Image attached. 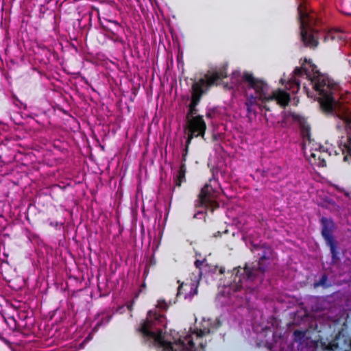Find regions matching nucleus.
Returning a JSON list of instances; mask_svg holds the SVG:
<instances>
[{
  "label": "nucleus",
  "mask_w": 351,
  "mask_h": 351,
  "mask_svg": "<svg viewBox=\"0 0 351 351\" xmlns=\"http://www.w3.org/2000/svg\"><path fill=\"white\" fill-rule=\"evenodd\" d=\"M318 150L322 151L323 155H324V156L328 155V152L325 150L324 146L320 145L319 147V149Z\"/></svg>",
  "instance_id": "obj_23"
},
{
  "label": "nucleus",
  "mask_w": 351,
  "mask_h": 351,
  "mask_svg": "<svg viewBox=\"0 0 351 351\" xmlns=\"http://www.w3.org/2000/svg\"><path fill=\"white\" fill-rule=\"evenodd\" d=\"M256 94L257 95V96H247L246 101L245 102V106H259L257 103V101H261V99H259L258 95L256 93Z\"/></svg>",
  "instance_id": "obj_17"
},
{
  "label": "nucleus",
  "mask_w": 351,
  "mask_h": 351,
  "mask_svg": "<svg viewBox=\"0 0 351 351\" xmlns=\"http://www.w3.org/2000/svg\"><path fill=\"white\" fill-rule=\"evenodd\" d=\"M310 161L319 167H324L326 166L325 156L322 154V152L320 150L315 149V152H311Z\"/></svg>",
  "instance_id": "obj_12"
},
{
  "label": "nucleus",
  "mask_w": 351,
  "mask_h": 351,
  "mask_svg": "<svg viewBox=\"0 0 351 351\" xmlns=\"http://www.w3.org/2000/svg\"><path fill=\"white\" fill-rule=\"evenodd\" d=\"M298 12L301 40L305 47L314 49L319 44V32L313 27L316 23L315 19L302 5H299Z\"/></svg>",
  "instance_id": "obj_6"
},
{
  "label": "nucleus",
  "mask_w": 351,
  "mask_h": 351,
  "mask_svg": "<svg viewBox=\"0 0 351 351\" xmlns=\"http://www.w3.org/2000/svg\"><path fill=\"white\" fill-rule=\"evenodd\" d=\"M186 164H181L179 170L178 171L177 175L174 178V183L176 186L180 187L183 182H186Z\"/></svg>",
  "instance_id": "obj_13"
},
{
  "label": "nucleus",
  "mask_w": 351,
  "mask_h": 351,
  "mask_svg": "<svg viewBox=\"0 0 351 351\" xmlns=\"http://www.w3.org/2000/svg\"><path fill=\"white\" fill-rule=\"evenodd\" d=\"M194 264H195V266L196 267V268L199 269V274H202V270L203 269H205L208 266V264L206 263V259H204L203 261L196 260L195 261Z\"/></svg>",
  "instance_id": "obj_18"
},
{
  "label": "nucleus",
  "mask_w": 351,
  "mask_h": 351,
  "mask_svg": "<svg viewBox=\"0 0 351 351\" xmlns=\"http://www.w3.org/2000/svg\"><path fill=\"white\" fill-rule=\"evenodd\" d=\"M322 225L321 234L324 238L326 244L329 247L332 256V262L337 263L339 261L338 252V241L334 237V231L336 229V225L331 217H322L320 219Z\"/></svg>",
  "instance_id": "obj_7"
},
{
  "label": "nucleus",
  "mask_w": 351,
  "mask_h": 351,
  "mask_svg": "<svg viewBox=\"0 0 351 351\" xmlns=\"http://www.w3.org/2000/svg\"><path fill=\"white\" fill-rule=\"evenodd\" d=\"M157 307L162 309H166L167 308V304L164 300H160L158 301Z\"/></svg>",
  "instance_id": "obj_22"
},
{
  "label": "nucleus",
  "mask_w": 351,
  "mask_h": 351,
  "mask_svg": "<svg viewBox=\"0 0 351 351\" xmlns=\"http://www.w3.org/2000/svg\"><path fill=\"white\" fill-rule=\"evenodd\" d=\"M206 128V123L202 115L186 120L187 144H191L194 138L201 137L205 140Z\"/></svg>",
  "instance_id": "obj_9"
},
{
  "label": "nucleus",
  "mask_w": 351,
  "mask_h": 351,
  "mask_svg": "<svg viewBox=\"0 0 351 351\" xmlns=\"http://www.w3.org/2000/svg\"><path fill=\"white\" fill-rule=\"evenodd\" d=\"M228 76L227 70L225 66L223 68L208 72L204 77L198 80H194L191 86V99L189 105V110L186 114V120H189L192 117H197V106L199 104L202 96L214 86H218L220 81L226 78Z\"/></svg>",
  "instance_id": "obj_4"
},
{
  "label": "nucleus",
  "mask_w": 351,
  "mask_h": 351,
  "mask_svg": "<svg viewBox=\"0 0 351 351\" xmlns=\"http://www.w3.org/2000/svg\"><path fill=\"white\" fill-rule=\"evenodd\" d=\"M219 272H220V274H223L225 272L224 269H223V268H220V269H219Z\"/></svg>",
  "instance_id": "obj_28"
},
{
  "label": "nucleus",
  "mask_w": 351,
  "mask_h": 351,
  "mask_svg": "<svg viewBox=\"0 0 351 351\" xmlns=\"http://www.w3.org/2000/svg\"><path fill=\"white\" fill-rule=\"evenodd\" d=\"M132 307H133V304L131 303L130 304L128 305V309L129 311H132Z\"/></svg>",
  "instance_id": "obj_24"
},
{
  "label": "nucleus",
  "mask_w": 351,
  "mask_h": 351,
  "mask_svg": "<svg viewBox=\"0 0 351 351\" xmlns=\"http://www.w3.org/2000/svg\"><path fill=\"white\" fill-rule=\"evenodd\" d=\"M189 145H190V144H187V140H186V143H185V147L182 150L181 164H186V162L187 160V155L189 153Z\"/></svg>",
  "instance_id": "obj_20"
},
{
  "label": "nucleus",
  "mask_w": 351,
  "mask_h": 351,
  "mask_svg": "<svg viewBox=\"0 0 351 351\" xmlns=\"http://www.w3.org/2000/svg\"><path fill=\"white\" fill-rule=\"evenodd\" d=\"M197 294V285L194 282L180 284L178 288L177 297L183 295L184 299H191Z\"/></svg>",
  "instance_id": "obj_11"
},
{
  "label": "nucleus",
  "mask_w": 351,
  "mask_h": 351,
  "mask_svg": "<svg viewBox=\"0 0 351 351\" xmlns=\"http://www.w3.org/2000/svg\"><path fill=\"white\" fill-rule=\"evenodd\" d=\"M243 80L247 83L249 88L255 90L262 103L276 100L277 104L282 107L288 106L291 97L290 95L282 89H278L272 92L271 95L268 94V84L263 80L255 77L252 73L249 72L243 73L242 75Z\"/></svg>",
  "instance_id": "obj_5"
},
{
  "label": "nucleus",
  "mask_w": 351,
  "mask_h": 351,
  "mask_svg": "<svg viewBox=\"0 0 351 351\" xmlns=\"http://www.w3.org/2000/svg\"><path fill=\"white\" fill-rule=\"evenodd\" d=\"M313 71L314 73L311 76L308 70L303 65L295 67L293 72V75L289 82L298 89L300 82L297 77L306 76V78H309L313 89L319 95L318 101L322 112L326 117L348 121L346 110L336 97L341 89L339 84L328 75L319 71L315 72L314 69Z\"/></svg>",
  "instance_id": "obj_1"
},
{
  "label": "nucleus",
  "mask_w": 351,
  "mask_h": 351,
  "mask_svg": "<svg viewBox=\"0 0 351 351\" xmlns=\"http://www.w3.org/2000/svg\"><path fill=\"white\" fill-rule=\"evenodd\" d=\"M206 117L207 118H211L212 117V112H207L206 114Z\"/></svg>",
  "instance_id": "obj_25"
},
{
  "label": "nucleus",
  "mask_w": 351,
  "mask_h": 351,
  "mask_svg": "<svg viewBox=\"0 0 351 351\" xmlns=\"http://www.w3.org/2000/svg\"><path fill=\"white\" fill-rule=\"evenodd\" d=\"M300 134L304 139L308 141H311V127L306 123H303L300 125Z\"/></svg>",
  "instance_id": "obj_15"
},
{
  "label": "nucleus",
  "mask_w": 351,
  "mask_h": 351,
  "mask_svg": "<svg viewBox=\"0 0 351 351\" xmlns=\"http://www.w3.org/2000/svg\"><path fill=\"white\" fill-rule=\"evenodd\" d=\"M103 22L104 23V24L109 25L111 28H114V25L113 24L108 23L105 22L104 21Z\"/></svg>",
  "instance_id": "obj_26"
},
{
  "label": "nucleus",
  "mask_w": 351,
  "mask_h": 351,
  "mask_svg": "<svg viewBox=\"0 0 351 351\" xmlns=\"http://www.w3.org/2000/svg\"><path fill=\"white\" fill-rule=\"evenodd\" d=\"M328 281V276L326 274H324L322 275V276L320 278V279L319 280V281L317 282H315L314 283V287H320V286H323V287H327L326 286V282Z\"/></svg>",
  "instance_id": "obj_19"
},
{
  "label": "nucleus",
  "mask_w": 351,
  "mask_h": 351,
  "mask_svg": "<svg viewBox=\"0 0 351 351\" xmlns=\"http://www.w3.org/2000/svg\"><path fill=\"white\" fill-rule=\"evenodd\" d=\"M300 331H298V330H295V331L294 332V335H295V336H296L298 334H300Z\"/></svg>",
  "instance_id": "obj_29"
},
{
  "label": "nucleus",
  "mask_w": 351,
  "mask_h": 351,
  "mask_svg": "<svg viewBox=\"0 0 351 351\" xmlns=\"http://www.w3.org/2000/svg\"><path fill=\"white\" fill-rule=\"evenodd\" d=\"M347 43H350V45H351V40L348 42H347Z\"/></svg>",
  "instance_id": "obj_31"
},
{
  "label": "nucleus",
  "mask_w": 351,
  "mask_h": 351,
  "mask_svg": "<svg viewBox=\"0 0 351 351\" xmlns=\"http://www.w3.org/2000/svg\"><path fill=\"white\" fill-rule=\"evenodd\" d=\"M12 321L14 322V326L16 325V321L14 319H12Z\"/></svg>",
  "instance_id": "obj_30"
},
{
  "label": "nucleus",
  "mask_w": 351,
  "mask_h": 351,
  "mask_svg": "<svg viewBox=\"0 0 351 351\" xmlns=\"http://www.w3.org/2000/svg\"><path fill=\"white\" fill-rule=\"evenodd\" d=\"M263 108H265L267 111H270V108L266 106H263Z\"/></svg>",
  "instance_id": "obj_27"
},
{
  "label": "nucleus",
  "mask_w": 351,
  "mask_h": 351,
  "mask_svg": "<svg viewBox=\"0 0 351 351\" xmlns=\"http://www.w3.org/2000/svg\"><path fill=\"white\" fill-rule=\"evenodd\" d=\"M349 64H350V65L351 66V60H349Z\"/></svg>",
  "instance_id": "obj_32"
},
{
  "label": "nucleus",
  "mask_w": 351,
  "mask_h": 351,
  "mask_svg": "<svg viewBox=\"0 0 351 351\" xmlns=\"http://www.w3.org/2000/svg\"><path fill=\"white\" fill-rule=\"evenodd\" d=\"M341 39V36L339 35V32H328L324 35V40L325 42H327L328 40H339Z\"/></svg>",
  "instance_id": "obj_16"
},
{
  "label": "nucleus",
  "mask_w": 351,
  "mask_h": 351,
  "mask_svg": "<svg viewBox=\"0 0 351 351\" xmlns=\"http://www.w3.org/2000/svg\"><path fill=\"white\" fill-rule=\"evenodd\" d=\"M252 252L256 254L258 261L245 264L244 267L234 269V282L236 291L243 287L244 281H259L262 282L272 257L273 250L269 245L256 244L252 245Z\"/></svg>",
  "instance_id": "obj_3"
},
{
  "label": "nucleus",
  "mask_w": 351,
  "mask_h": 351,
  "mask_svg": "<svg viewBox=\"0 0 351 351\" xmlns=\"http://www.w3.org/2000/svg\"><path fill=\"white\" fill-rule=\"evenodd\" d=\"M104 21L114 25V28H111L109 25L104 24L101 21H99L102 29L106 32V36L114 42L123 43V38L119 35V32L121 30L120 24L117 21L107 19H104Z\"/></svg>",
  "instance_id": "obj_10"
},
{
  "label": "nucleus",
  "mask_w": 351,
  "mask_h": 351,
  "mask_svg": "<svg viewBox=\"0 0 351 351\" xmlns=\"http://www.w3.org/2000/svg\"><path fill=\"white\" fill-rule=\"evenodd\" d=\"M339 148L344 155L343 160L347 161L348 156H351V136H348L347 141L343 145L341 143Z\"/></svg>",
  "instance_id": "obj_14"
},
{
  "label": "nucleus",
  "mask_w": 351,
  "mask_h": 351,
  "mask_svg": "<svg viewBox=\"0 0 351 351\" xmlns=\"http://www.w3.org/2000/svg\"><path fill=\"white\" fill-rule=\"evenodd\" d=\"M165 319L164 315L158 313L156 310H150L147 313V319L143 321L138 330L145 337L152 338L156 343L157 351H160V346L163 344H170L172 348H176V346L183 350L189 351H206V343L203 342L202 337L206 333H209L210 330H200L196 335V340L198 341V346H196L195 343L191 336H187L184 341H180V344L173 343L170 341H165L160 335L156 334L152 330L154 327L157 324H163Z\"/></svg>",
  "instance_id": "obj_2"
},
{
  "label": "nucleus",
  "mask_w": 351,
  "mask_h": 351,
  "mask_svg": "<svg viewBox=\"0 0 351 351\" xmlns=\"http://www.w3.org/2000/svg\"><path fill=\"white\" fill-rule=\"evenodd\" d=\"M213 182H217L215 180L210 179L209 182L202 188L195 204L197 207H203L211 212L219 207L217 200L219 191L212 185Z\"/></svg>",
  "instance_id": "obj_8"
},
{
  "label": "nucleus",
  "mask_w": 351,
  "mask_h": 351,
  "mask_svg": "<svg viewBox=\"0 0 351 351\" xmlns=\"http://www.w3.org/2000/svg\"><path fill=\"white\" fill-rule=\"evenodd\" d=\"M246 106V108H247V117L249 119V121L251 122L252 120H251V116L252 115H254V117H256V109L254 108V106Z\"/></svg>",
  "instance_id": "obj_21"
}]
</instances>
